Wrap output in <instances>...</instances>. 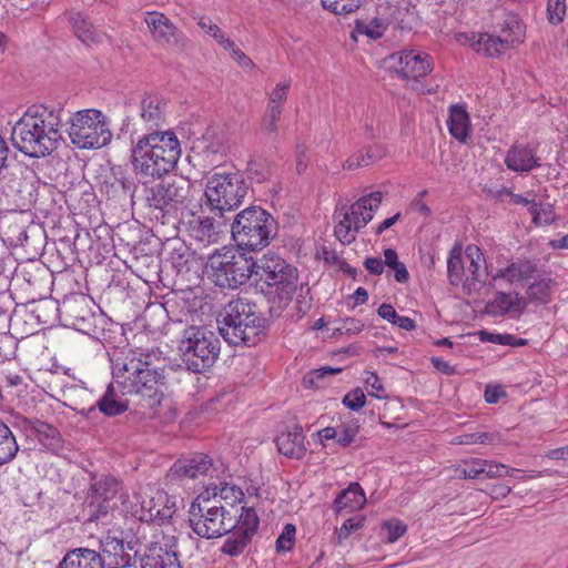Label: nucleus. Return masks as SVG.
Wrapping results in <instances>:
<instances>
[{"label":"nucleus","instance_id":"nucleus-1","mask_svg":"<svg viewBox=\"0 0 568 568\" xmlns=\"http://www.w3.org/2000/svg\"><path fill=\"white\" fill-rule=\"evenodd\" d=\"M165 358L160 351L133 352L132 356L116 358L112 377L122 395L140 396L145 405H160L163 393L159 389L164 381Z\"/></svg>","mask_w":568,"mask_h":568},{"label":"nucleus","instance_id":"nucleus-2","mask_svg":"<svg viewBox=\"0 0 568 568\" xmlns=\"http://www.w3.org/2000/svg\"><path fill=\"white\" fill-rule=\"evenodd\" d=\"M62 112L44 105L30 106L12 128V144L31 158L50 154L62 140Z\"/></svg>","mask_w":568,"mask_h":568},{"label":"nucleus","instance_id":"nucleus-3","mask_svg":"<svg viewBox=\"0 0 568 568\" xmlns=\"http://www.w3.org/2000/svg\"><path fill=\"white\" fill-rule=\"evenodd\" d=\"M181 153L175 133L153 131L141 136L133 145V171L142 178L161 179L176 168Z\"/></svg>","mask_w":568,"mask_h":568},{"label":"nucleus","instance_id":"nucleus-4","mask_svg":"<svg viewBox=\"0 0 568 568\" xmlns=\"http://www.w3.org/2000/svg\"><path fill=\"white\" fill-rule=\"evenodd\" d=\"M257 286L271 304V312L280 314L292 301L297 288L295 267L276 254H264L254 265Z\"/></svg>","mask_w":568,"mask_h":568},{"label":"nucleus","instance_id":"nucleus-5","mask_svg":"<svg viewBox=\"0 0 568 568\" xmlns=\"http://www.w3.org/2000/svg\"><path fill=\"white\" fill-rule=\"evenodd\" d=\"M219 331L231 345L253 346L260 341L265 320L256 311V305L245 298H236L224 307Z\"/></svg>","mask_w":568,"mask_h":568},{"label":"nucleus","instance_id":"nucleus-6","mask_svg":"<svg viewBox=\"0 0 568 568\" xmlns=\"http://www.w3.org/2000/svg\"><path fill=\"white\" fill-rule=\"evenodd\" d=\"M247 191L248 186L240 173L216 172L205 182L202 212L207 211L219 219H226L229 213L243 204Z\"/></svg>","mask_w":568,"mask_h":568},{"label":"nucleus","instance_id":"nucleus-7","mask_svg":"<svg viewBox=\"0 0 568 568\" xmlns=\"http://www.w3.org/2000/svg\"><path fill=\"white\" fill-rule=\"evenodd\" d=\"M277 223L261 206H248L233 216L231 234L236 246L245 251L266 247L276 235Z\"/></svg>","mask_w":568,"mask_h":568},{"label":"nucleus","instance_id":"nucleus-8","mask_svg":"<svg viewBox=\"0 0 568 568\" xmlns=\"http://www.w3.org/2000/svg\"><path fill=\"white\" fill-rule=\"evenodd\" d=\"M187 514L193 532L205 539L222 537L233 531L237 525L236 514L221 499L199 496L190 505Z\"/></svg>","mask_w":568,"mask_h":568},{"label":"nucleus","instance_id":"nucleus-9","mask_svg":"<svg viewBox=\"0 0 568 568\" xmlns=\"http://www.w3.org/2000/svg\"><path fill=\"white\" fill-rule=\"evenodd\" d=\"M254 265L255 262L245 254L223 246L209 255L204 273L216 286L235 290L251 278Z\"/></svg>","mask_w":568,"mask_h":568},{"label":"nucleus","instance_id":"nucleus-10","mask_svg":"<svg viewBox=\"0 0 568 568\" xmlns=\"http://www.w3.org/2000/svg\"><path fill=\"white\" fill-rule=\"evenodd\" d=\"M179 352L187 371L203 373L219 358L221 342L214 332L201 326H190L183 331Z\"/></svg>","mask_w":568,"mask_h":568},{"label":"nucleus","instance_id":"nucleus-11","mask_svg":"<svg viewBox=\"0 0 568 568\" xmlns=\"http://www.w3.org/2000/svg\"><path fill=\"white\" fill-rule=\"evenodd\" d=\"M146 205L163 215L185 209L191 197V182L184 178L168 176L159 182H142Z\"/></svg>","mask_w":568,"mask_h":568},{"label":"nucleus","instance_id":"nucleus-12","mask_svg":"<svg viewBox=\"0 0 568 568\" xmlns=\"http://www.w3.org/2000/svg\"><path fill=\"white\" fill-rule=\"evenodd\" d=\"M382 200L383 193L376 191L359 197L349 207L346 205L336 207L334 213V220L336 221L334 233L343 245L355 241L356 233L373 220Z\"/></svg>","mask_w":568,"mask_h":568},{"label":"nucleus","instance_id":"nucleus-13","mask_svg":"<svg viewBox=\"0 0 568 568\" xmlns=\"http://www.w3.org/2000/svg\"><path fill=\"white\" fill-rule=\"evenodd\" d=\"M69 124V138L80 149H99L112 139L105 116L99 110L78 111L70 118Z\"/></svg>","mask_w":568,"mask_h":568},{"label":"nucleus","instance_id":"nucleus-14","mask_svg":"<svg viewBox=\"0 0 568 568\" xmlns=\"http://www.w3.org/2000/svg\"><path fill=\"white\" fill-rule=\"evenodd\" d=\"M122 490V483L106 474L90 476L85 503L90 508L91 519H100L115 506L113 500Z\"/></svg>","mask_w":568,"mask_h":568},{"label":"nucleus","instance_id":"nucleus-15","mask_svg":"<svg viewBox=\"0 0 568 568\" xmlns=\"http://www.w3.org/2000/svg\"><path fill=\"white\" fill-rule=\"evenodd\" d=\"M141 568H181L178 537L160 531L153 535L140 559Z\"/></svg>","mask_w":568,"mask_h":568},{"label":"nucleus","instance_id":"nucleus-16","mask_svg":"<svg viewBox=\"0 0 568 568\" xmlns=\"http://www.w3.org/2000/svg\"><path fill=\"white\" fill-rule=\"evenodd\" d=\"M241 514L236 515L237 525L233 529V534L227 537L221 548V551L229 556L241 555L253 536L256 534L260 519L253 507H242Z\"/></svg>","mask_w":568,"mask_h":568},{"label":"nucleus","instance_id":"nucleus-17","mask_svg":"<svg viewBox=\"0 0 568 568\" xmlns=\"http://www.w3.org/2000/svg\"><path fill=\"white\" fill-rule=\"evenodd\" d=\"M140 542L131 538L126 542L116 538H108L102 544L100 555L101 568H126L136 562Z\"/></svg>","mask_w":568,"mask_h":568},{"label":"nucleus","instance_id":"nucleus-18","mask_svg":"<svg viewBox=\"0 0 568 568\" xmlns=\"http://www.w3.org/2000/svg\"><path fill=\"white\" fill-rule=\"evenodd\" d=\"M212 459L206 455L199 454L191 458L176 460L170 468L168 478L171 481H184L212 476Z\"/></svg>","mask_w":568,"mask_h":568},{"label":"nucleus","instance_id":"nucleus-19","mask_svg":"<svg viewBox=\"0 0 568 568\" xmlns=\"http://www.w3.org/2000/svg\"><path fill=\"white\" fill-rule=\"evenodd\" d=\"M230 219H219L211 215H193L189 221V235L199 244L207 246L214 244L220 239L221 227L226 225Z\"/></svg>","mask_w":568,"mask_h":568},{"label":"nucleus","instance_id":"nucleus-20","mask_svg":"<svg viewBox=\"0 0 568 568\" xmlns=\"http://www.w3.org/2000/svg\"><path fill=\"white\" fill-rule=\"evenodd\" d=\"M433 70L429 54L418 51H402L398 53L396 72L407 80L424 78Z\"/></svg>","mask_w":568,"mask_h":568},{"label":"nucleus","instance_id":"nucleus-21","mask_svg":"<svg viewBox=\"0 0 568 568\" xmlns=\"http://www.w3.org/2000/svg\"><path fill=\"white\" fill-rule=\"evenodd\" d=\"M144 21L158 43L171 47L180 43L181 32L163 13L148 12Z\"/></svg>","mask_w":568,"mask_h":568},{"label":"nucleus","instance_id":"nucleus-22","mask_svg":"<svg viewBox=\"0 0 568 568\" xmlns=\"http://www.w3.org/2000/svg\"><path fill=\"white\" fill-rule=\"evenodd\" d=\"M506 166L517 173L530 172L541 165L536 150L529 145L518 144L511 146L505 156Z\"/></svg>","mask_w":568,"mask_h":568},{"label":"nucleus","instance_id":"nucleus-23","mask_svg":"<svg viewBox=\"0 0 568 568\" xmlns=\"http://www.w3.org/2000/svg\"><path fill=\"white\" fill-rule=\"evenodd\" d=\"M166 102L156 94L144 93L140 101V119L149 130L165 122Z\"/></svg>","mask_w":568,"mask_h":568},{"label":"nucleus","instance_id":"nucleus-24","mask_svg":"<svg viewBox=\"0 0 568 568\" xmlns=\"http://www.w3.org/2000/svg\"><path fill=\"white\" fill-rule=\"evenodd\" d=\"M303 428L295 425L276 437V447L280 454L288 458L301 459L306 453Z\"/></svg>","mask_w":568,"mask_h":568},{"label":"nucleus","instance_id":"nucleus-25","mask_svg":"<svg viewBox=\"0 0 568 568\" xmlns=\"http://www.w3.org/2000/svg\"><path fill=\"white\" fill-rule=\"evenodd\" d=\"M60 312L73 326L84 325L91 316L89 301L84 295H71L63 300Z\"/></svg>","mask_w":568,"mask_h":568},{"label":"nucleus","instance_id":"nucleus-26","mask_svg":"<svg viewBox=\"0 0 568 568\" xmlns=\"http://www.w3.org/2000/svg\"><path fill=\"white\" fill-rule=\"evenodd\" d=\"M471 47L476 52L491 58H497L513 49L511 40L489 33H478L477 39L471 42Z\"/></svg>","mask_w":568,"mask_h":568},{"label":"nucleus","instance_id":"nucleus-27","mask_svg":"<svg viewBox=\"0 0 568 568\" xmlns=\"http://www.w3.org/2000/svg\"><path fill=\"white\" fill-rule=\"evenodd\" d=\"M449 133L460 142H466L471 133L469 114L464 105L454 104L449 108L447 120Z\"/></svg>","mask_w":568,"mask_h":568},{"label":"nucleus","instance_id":"nucleus-28","mask_svg":"<svg viewBox=\"0 0 568 568\" xmlns=\"http://www.w3.org/2000/svg\"><path fill=\"white\" fill-rule=\"evenodd\" d=\"M123 396L113 379L103 396L97 402V406L105 416L113 417L121 415L129 407L128 400L124 399Z\"/></svg>","mask_w":568,"mask_h":568},{"label":"nucleus","instance_id":"nucleus-29","mask_svg":"<svg viewBox=\"0 0 568 568\" xmlns=\"http://www.w3.org/2000/svg\"><path fill=\"white\" fill-rule=\"evenodd\" d=\"M57 568H101L99 552L88 548H77L65 554Z\"/></svg>","mask_w":568,"mask_h":568},{"label":"nucleus","instance_id":"nucleus-30","mask_svg":"<svg viewBox=\"0 0 568 568\" xmlns=\"http://www.w3.org/2000/svg\"><path fill=\"white\" fill-rule=\"evenodd\" d=\"M33 429L39 444L52 454H60L64 448V440L60 432L52 425L37 420L33 424Z\"/></svg>","mask_w":568,"mask_h":568},{"label":"nucleus","instance_id":"nucleus-31","mask_svg":"<svg viewBox=\"0 0 568 568\" xmlns=\"http://www.w3.org/2000/svg\"><path fill=\"white\" fill-rule=\"evenodd\" d=\"M69 21L72 24L74 34L78 39L84 44L89 45L91 43L98 44L102 43L105 34L99 30H97L81 12H70Z\"/></svg>","mask_w":568,"mask_h":568},{"label":"nucleus","instance_id":"nucleus-32","mask_svg":"<svg viewBox=\"0 0 568 568\" xmlns=\"http://www.w3.org/2000/svg\"><path fill=\"white\" fill-rule=\"evenodd\" d=\"M366 503L363 488L358 483H351L348 487L342 490L334 501L336 513L354 511L361 509Z\"/></svg>","mask_w":568,"mask_h":568},{"label":"nucleus","instance_id":"nucleus-33","mask_svg":"<svg viewBox=\"0 0 568 568\" xmlns=\"http://www.w3.org/2000/svg\"><path fill=\"white\" fill-rule=\"evenodd\" d=\"M537 272V263L532 260L513 262L505 268H499L493 276L494 280L503 278L509 283L521 282L530 278Z\"/></svg>","mask_w":568,"mask_h":568},{"label":"nucleus","instance_id":"nucleus-34","mask_svg":"<svg viewBox=\"0 0 568 568\" xmlns=\"http://www.w3.org/2000/svg\"><path fill=\"white\" fill-rule=\"evenodd\" d=\"M526 307V303L518 293L498 292L495 298L488 303L487 311L494 316L504 315L510 311L521 313Z\"/></svg>","mask_w":568,"mask_h":568},{"label":"nucleus","instance_id":"nucleus-35","mask_svg":"<svg viewBox=\"0 0 568 568\" xmlns=\"http://www.w3.org/2000/svg\"><path fill=\"white\" fill-rule=\"evenodd\" d=\"M498 34L504 39L511 40V48H515L524 41L525 26L518 14L508 12L498 23Z\"/></svg>","mask_w":568,"mask_h":568},{"label":"nucleus","instance_id":"nucleus-36","mask_svg":"<svg viewBox=\"0 0 568 568\" xmlns=\"http://www.w3.org/2000/svg\"><path fill=\"white\" fill-rule=\"evenodd\" d=\"M384 156L385 149L382 145H372L351 155L345 160L342 166L344 170L366 168L374 164Z\"/></svg>","mask_w":568,"mask_h":568},{"label":"nucleus","instance_id":"nucleus-37","mask_svg":"<svg viewBox=\"0 0 568 568\" xmlns=\"http://www.w3.org/2000/svg\"><path fill=\"white\" fill-rule=\"evenodd\" d=\"M19 452L12 429L0 418V466L11 463Z\"/></svg>","mask_w":568,"mask_h":568},{"label":"nucleus","instance_id":"nucleus-38","mask_svg":"<svg viewBox=\"0 0 568 568\" xmlns=\"http://www.w3.org/2000/svg\"><path fill=\"white\" fill-rule=\"evenodd\" d=\"M555 286L556 282L550 277L535 281L527 288L528 298L535 304H548L551 301Z\"/></svg>","mask_w":568,"mask_h":568},{"label":"nucleus","instance_id":"nucleus-39","mask_svg":"<svg viewBox=\"0 0 568 568\" xmlns=\"http://www.w3.org/2000/svg\"><path fill=\"white\" fill-rule=\"evenodd\" d=\"M3 227H7L6 235L11 244L22 245L28 240L26 221L22 214H13L2 221Z\"/></svg>","mask_w":568,"mask_h":568},{"label":"nucleus","instance_id":"nucleus-40","mask_svg":"<svg viewBox=\"0 0 568 568\" xmlns=\"http://www.w3.org/2000/svg\"><path fill=\"white\" fill-rule=\"evenodd\" d=\"M464 273L462 248L454 246L447 258V275L449 283L453 286H458L463 282Z\"/></svg>","mask_w":568,"mask_h":568},{"label":"nucleus","instance_id":"nucleus-41","mask_svg":"<svg viewBox=\"0 0 568 568\" xmlns=\"http://www.w3.org/2000/svg\"><path fill=\"white\" fill-rule=\"evenodd\" d=\"M387 27L388 24L385 19L375 17L371 20H358L356 22L355 30L359 34H364L369 39L376 40L383 37Z\"/></svg>","mask_w":568,"mask_h":568},{"label":"nucleus","instance_id":"nucleus-42","mask_svg":"<svg viewBox=\"0 0 568 568\" xmlns=\"http://www.w3.org/2000/svg\"><path fill=\"white\" fill-rule=\"evenodd\" d=\"M247 178L256 183H263L272 176V165L263 158L251 159L246 168Z\"/></svg>","mask_w":568,"mask_h":568},{"label":"nucleus","instance_id":"nucleus-43","mask_svg":"<svg viewBox=\"0 0 568 568\" xmlns=\"http://www.w3.org/2000/svg\"><path fill=\"white\" fill-rule=\"evenodd\" d=\"M479 341L483 343H493L499 345H507L513 347L524 346L527 344V341L524 338L516 337L513 334H499L491 333L485 329H481L477 333Z\"/></svg>","mask_w":568,"mask_h":568},{"label":"nucleus","instance_id":"nucleus-44","mask_svg":"<svg viewBox=\"0 0 568 568\" xmlns=\"http://www.w3.org/2000/svg\"><path fill=\"white\" fill-rule=\"evenodd\" d=\"M324 9L335 14H349L355 12L365 0H321Z\"/></svg>","mask_w":568,"mask_h":568},{"label":"nucleus","instance_id":"nucleus-45","mask_svg":"<svg viewBox=\"0 0 568 568\" xmlns=\"http://www.w3.org/2000/svg\"><path fill=\"white\" fill-rule=\"evenodd\" d=\"M161 504L162 503H159L158 506H152L146 510L142 511V514L140 515V520L156 521L158 524H164L165 521H168L172 517L174 510L171 506L168 505H163L161 507Z\"/></svg>","mask_w":568,"mask_h":568},{"label":"nucleus","instance_id":"nucleus-46","mask_svg":"<svg viewBox=\"0 0 568 568\" xmlns=\"http://www.w3.org/2000/svg\"><path fill=\"white\" fill-rule=\"evenodd\" d=\"M483 466H486V459L470 458L467 460H463L458 465L457 470L460 471V476L463 478L476 479L483 477V474L485 471V468H483Z\"/></svg>","mask_w":568,"mask_h":568},{"label":"nucleus","instance_id":"nucleus-47","mask_svg":"<svg viewBox=\"0 0 568 568\" xmlns=\"http://www.w3.org/2000/svg\"><path fill=\"white\" fill-rule=\"evenodd\" d=\"M337 428V445L348 447L356 442L361 427L357 422H349L341 424Z\"/></svg>","mask_w":568,"mask_h":568},{"label":"nucleus","instance_id":"nucleus-48","mask_svg":"<svg viewBox=\"0 0 568 568\" xmlns=\"http://www.w3.org/2000/svg\"><path fill=\"white\" fill-rule=\"evenodd\" d=\"M282 109L275 105H267L262 120V130L267 133L277 131V122L280 121Z\"/></svg>","mask_w":568,"mask_h":568},{"label":"nucleus","instance_id":"nucleus-49","mask_svg":"<svg viewBox=\"0 0 568 568\" xmlns=\"http://www.w3.org/2000/svg\"><path fill=\"white\" fill-rule=\"evenodd\" d=\"M485 471L481 478H501L505 475H513L514 473H520L517 468H509L508 466L495 463L486 459V466H483Z\"/></svg>","mask_w":568,"mask_h":568},{"label":"nucleus","instance_id":"nucleus-50","mask_svg":"<svg viewBox=\"0 0 568 568\" xmlns=\"http://www.w3.org/2000/svg\"><path fill=\"white\" fill-rule=\"evenodd\" d=\"M547 14L551 24L562 22L566 16V0H548Z\"/></svg>","mask_w":568,"mask_h":568},{"label":"nucleus","instance_id":"nucleus-51","mask_svg":"<svg viewBox=\"0 0 568 568\" xmlns=\"http://www.w3.org/2000/svg\"><path fill=\"white\" fill-rule=\"evenodd\" d=\"M290 88V79L280 82L270 93V101L267 105H275L283 110V105L287 99V92Z\"/></svg>","mask_w":568,"mask_h":568},{"label":"nucleus","instance_id":"nucleus-52","mask_svg":"<svg viewBox=\"0 0 568 568\" xmlns=\"http://www.w3.org/2000/svg\"><path fill=\"white\" fill-rule=\"evenodd\" d=\"M296 528L292 524H286L283 528L282 534L276 540L277 551H288L293 548L295 541Z\"/></svg>","mask_w":568,"mask_h":568},{"label":"nucleus","instance_id":"nucleus-53","mask_svg":"<svg viewBox=\"0 0 568 568\" xmlns=\"http://www.w3.org/2000/svg\"><path fill=\"white\" fill-rule=\"evenodd\" d=\"M365 402L366 396L361 388L348 392L343 398V404L352 410H359L365 405Z\"/></svg>","mask_w":568,"mask_h":568},{"label":"nucleus","instance_id":"nucleus-54","mask_svg":"<svg viewBox=\"0 0 568 568\" xmlns=\"http://www.w3.org/2000/svg\"><path fill=\"white\" fill-rule=\"evenodd\" d=\"M194 20H196L197 26L210 37H212L215 41L220 38L222 39L223 31L220 29V27L213 21L203 14H197L194 17Z\"/></svg>","mask_w":568,"mask_h":568},{"label":"nucleus","instance_id":"nucleus-55","mask_svg":"<svg viewBox=\"0 0 568 568\" xmlns=\"http://www.w3.org/2000/svg\"><path fill=\"white\" fill-rule=\"evenodd\" d=\"M466 254L471 260L468 271L470 272L473 280L478 281L479 280L478 271H479L480 262L484 261V255L480 252V250L475 245H469L466 248Z\"/></svg>","mask_w":568,"mask_h":568},{"label":"nucleus","instance_id":"nucleus-56","mask_svg":"<svg viewBox=\"0 0 568 568\" xmlns=\"http://www.w3.org/2000/svg\"><path fill=\"white\" fill-rule=\"evenodd\" d=\"M538 216H536L534 224L536 226L550 225L556 221V213L554 206L549 203L540 204L538 209Z\"/></svg>","mask_w":568,"mask_h":568},{"label":"nucleus","instance_id":"nucleus-57","mask_svg":"<svg viewBox=\"0 0 568 568\" xmlns=\"http://www.w3.org/2000/svg\"><path fill=\"white\" fill-rule=\"evenodd\" d=\"M383 529L386 530L387 540L389 542L397 541L406 532V526L398 520L385 523Z\"/></svg>","mask_w":568,"mask_h":568},{"label":"nucleus","instance_id":"nucleus-58","mask_svg":"<svg viewBox=\"0 0 568 568\" xmlns=\"http://www.w3.org/2000/svg\"><path fill=\"white\" fill-rule=\"evenodd\" d=\"M135 498L140 501V506H135L131 508V513L133 516L140 519V515L142 511L146 510L152 506H158L159 503H163L166 499L165 495L159 494L158 500L155 501L153 497L144 498L140 495H136Z\"/></svg>","mask_w":568,"mask_h":568},{"label":"nucleus","instance_id":"nucleus-59","mask_svg":"<svg viewBox=\"0 0 568 568\" xmlns=\"http://www.w3.org/2000/svg\"><path fill=\"white\" fill-rule=\"evenodd\" d=\"M366 388L371 396L382 398L384 396V386L379 382V378L376 373L368 372L367 376L364 379Z\"/></svg>","mask_w":568,"mask_h":568},{"label":"nucleus","instance_id":"nucleus-60","mask_svg":"<svg viewBox=\"0 0 568 568\" xmlns=\"http://www.w3.org/2000/svg\"><path fill=\"white\" fill-rule=\"evenodd\" d=\"M364 328V324L361 320L347 317L343 320L341 327L338 328L341 332L349 335L359 334Z\"/></svg>","mask_w":568,"mask_h":568},{"label":"nucleus","instance_id":"nucleus-61","mask_svg":"<svg viewBox=\"0 0 568 568\" xmlns=\"http://www.w3.org/2000/svg\"><path fill=\"white\" fill-rule=\"evenodd\" d=\"M363 521L364 519L362 517L349 518L345 520L339 528V537L347 538L353 531L359 529L363 526Z\"/></svg>","mask_w":568,"mask_h":568},{"label":"nucleus","instance_id":"nucleus-62","mask_svg":"<svg viewBox=\"0 0 568 568\" xmlns=\"http://www.w3.org/2000/svg\"><path fill=\"white\" fill-rule=\"evenodd\" d=\"M364 266L373 275H381L384 272V263L379 257H366Z\"/></svg>","mask_w":568,"mask_h":568},{"label":"nucleus","instance_id":"nucleus-63","mask_svg":"<svg viewBox=\"0 0 568 568\" xmlns=\"http://www.w3.org/2000/svg\"><path fill=\"white\" fill-rule=\"evenodd\" d=\"M378 316H381L383 320L394 324L395 320L398 317V314L396 310L393 307V305L383 303L379 305L377 310Z\"/></svg>","mask_w":568,"mask_h":568},{"label":"nucleus","instance_id":"nucleus-64","mask_svg":"<svg viewBox=\"0 0 568 568\" xmlns=\"http://www.w3.org/2000/svg\"><path fill=\"white\" fill-rule=\"evenodd\" d=\"M501 396H505V392L501 387L491 385L486 386L485 400L487 403L495 404L500 399Z\"/></svg>","mask_w":568,"mask_h":568}]
</instances>
